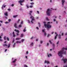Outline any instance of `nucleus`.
Instances as JSON below:
<instances>
[{
  "label": "nucleus",
  "mask_w": 67,
  "mask_h": 67,
  "mask_svg": "<svg viewBox=\"0 0 67 67\" xmlns=\"http://www.w3.org/2000/svg\"><path fill=\"white\" fill-rule=\"evenodd\" d=\"M67 50V48H63L62 49V50H61L60 51L58 52V55L59 56L62 57L63 56H62V54H66V50Z\"/></svg>",
  "instance_id": "obj_1"
},
{
  "label": "nucleus",
  "mask_w": 67,
  "mask_h": 67,
  "mask_svg": "<svg viewBox=\"0 0 67 67\" xmlns=\"http://www.w3.org/2000/svg\"><path fill=\"white\" fill-rule=\"evenodd\" d=\"M29 16H31L30 17V19H31L32 20L31 21V22L33 24L34 23L33 22V21H34L35 19H34V18L33 17V16H32V14H31V13H29Z\"/></svg>",
  "instance_id": "obj_2"
},
{
  "label": "nucleus",
  "mask_w": 67,
  "mask_h": 67,
  "mask_svg": "<svg viewBox=\"0 0 67 67\" xmlns=\"http://www.w3.org/2000/svg\"><path fill=\"white\" fill-rule=\"evenodd\" d=\"M44 26L46 28H47V29H50L52 27V25H50L49 24H44Z\"/></svg>",
  "instance_id": "obj_3"
},
{
  "label": "nucleus",
  "mask_w": 67,
  "mask_h": 67,
  "mask_svg": "<svg viewBox=\"0 0 67 67\" xmlns=\"http://www.w3.org/2000/svg\"><path fill=\"white\" fill-rule=\"evenodd\" d=\"M51 11V10H50L49 9H48L47 10V13L48 15V16H50V15H51L50 14Z\"/></svg>",
  "instance_id": "obj_4"
},
{
  "label": "nucleus",
  "mask_w": 67,
  "mask_h": 67,
  "mask_svg": "<svg viewBox=\"0 0 67 67\" xmlns=\"http://www.w3.org/2000/svg\"><path fill=\"white\" fill-rule=\"evenodd\" d=\"M15 31H16V32H17V33H16V35H17V36H19V35H20V34H19V32H20V31H19V30H16V29H15L14 30Z\"/></svg>",
  "instance_id": "obj_5"
},
{
  "label": "nucleus",
  "mask_w": 67,
  "mask_h": 67,
  "mask_svg": "<svg viewBox=\"0 0 67 67\" xmlns=\"http://www.w3.org/2000/svg\"><path fill=\"white\" fill-rule=\"evenodd\" d=\"M49 42L51 44H52V46H53V48H54L55 47V44H54V43L53 44V43H52L51 41L50 40L49 41Z\"/></svg>",
  "instance_id": "obj_6"
},
{
  "label": "nucleus",
  "mask_w": 67,
  "mask_h": 67,
  "mask_svg": "<svg viewBox=\"0 0 67 67\" xmlns=\"http://www.w3.org/2000/svg\"><path fill=\"white\" fill-rule=\"evenodd\" d=\"M62 60H63V61L64 62V63H66V62H67V59H64V58H63L62 59Z\"/></svg>",
  "instance_id": "obj_7"
},
{
  "label": "nucleus",
  "mask_w": 67,
  "mask_h": 67,
  "mask_svg": "<svg viewBox=\"0 0 67 67\" xmlns=\"http://www.w3.org/2000/svg\"><path fill=\"white\" fill-rule=\"evenodd\" d=\"M44 63V64H46H46H50L49 62L48 61H47L46 60H45Z\"/></svg>",
  "instance_id": "obj_8"
},
{
  "label": "nucleus",
  "mask_w": 67,
  "mask_h": 67,
  "mask_svg": "<svg viewBox=\"0 0 67 67\" xmlns=\"http://www.w3.org/2000/svg\"><path fill=\"white\" fill-rule=\"evenodd\" d=\"M65 0H62V5H64V4L65 3Z\"/></svg>",
  "instance_id": "obj_9"
},
{
  "label": "nucleus",
  "mask_w": 67,
  "mask_h": 67,
  "mask_svg": "<svg viewBox=\"0 0 67 67\" xmlns=\"http://www.w3.org/2000/svg\"><path fill=\"white\" fill-rule=\"evenodd\" d=\"M24 2V0H20L18 2H19V3H22Z\"/></svg>",
  "instance_id": "obj_10"
},
{
  "label": "nucleus",
  "mask_w": 67,
  "mask_h": 67,
  "mask_svg": "<svg viewBox=\"0 0 67 67\" xmlns=\"http://www.w3.org/2000/svg\"><path fill=\"white\" fill-rule=\"evenodd\" d=\"M47 55L48 56V57H49V56H52V54H49V53H47Z\"/></svg>",
  "instance_id": "obj_11"
},
{
  "label": "nucleus",
  "mask_w": 67,
  "mask_h": 67,
  "mask_svg": "<svg viewBox=\"0 0 67 67\" xmlns=\"http://www.w3.org/2000/svg\"><path fill=\"white\" fill-rule=\"evenodd\" d=\"M13 37H15L16 36L15 35V34H14V32H13Z\"/></svg>",
  "instance_id": "obj_12"
},
{
  "label": "nucleus",
  "mask_w": 67,
  "mask_h": 67,
  "mask_svg": "<svg viewBox=\"0 0 67 67\" xmlns=\"http://www.w3.org/2000/svg\"><path fill=\"white\" fill-rule=\"evenodd\" d=\"M17 24H14V26L15 27V28H17Z\"/></svg>",
  "instance_id": "obj_13"
},
{
  "label": "nucleus",
  "mask_w": 67,
  "mask_h": 67,
  "mask_svg": "<svg viewBox=\"0 0 67 67\" xmlns=\"http://www.w3.org/2000/svg\"><path fill=\"white\" fill-rule=\"evenodd\" d=\"M4 14L6 16H8V12H7L4 13Z\"/></svg>",
  "instance_id": "obj_14"
},
{
  "label": "nucleus",
  "mask_w": 67,
  "mask_h": 67,
  "mask_svg": "<svg viewBox=\"0 0 67 67\" xmlns=\"http://www.w3.org/2000/svg\"><path fill=\"white\" fill-rule=\"evenodd\" d=\"M0 41L1 42H2V41H3V40L1 39L2 38V37H1V36H0Z\"/></svg>",
  "instance_id": "obj_15"
},
{
  "label": "nucleus",
  "mask_w": 67,
  "mask_h": 67,
  "mask_svg": "<svg viewBox=\"0 0 67 67\" xmlns=\"http://www.w3.org/2000/svg\"><path fill=\"white\" fill-rule=\"evenodd\" d=\"M16 62V59H15L12 62V63H14L15 62Z\"/></svg>",
  "instance_id": "obj_16"
},
{
  "label": "nucleus",
  "mask_w": 67,
  "mask_h": 67,
  "mask_svg": "<svg viewBox=\"0 0 67 67\" xmlns=\"http://www.w3.org/2000/svg\"><path fill=\"white\" fill-rule=\"evenodd\" d=\"M59 39L61 38V35L60 34L59 35Z\"/></svg>",
  "instance_id": "obj_17"
},
{
  "label": "nucleus",
  "mask_w": 67,
  "mask_h": 67,
  "mask_svg": "<svg viewBox=\"0 0 67 67\" xmlns=\"http://www.w3.org/2000/svg\"><path fill=\"white\" fill-rule=\"evenodd\" d=\"M21 41H16V43H17V44H18V43H21Z\"/></svg>",
  "instance_id": "obj_18"
},
{
  "label": "nucleus",
  "mask_w": 67,
  "mask_h": 67,
  "mask_svg": "<svg viewBox=\"0 0 67 67\" xmlns=\"http://www.w3.org/2000/svg\"><path fill=\"white\" fill-rule=\"evenodd\" d=\"M38 24L39 25L38 26L39 27H41V24L39 22L38 23Z\"/></svg>",
  "instance_id": "obj_19"
},
{
  "label": "nucleus",
  "mask_w": 67,
  "mask_h": 67,
  "mask_svg": "<svg viewBox=\"0 0 67 67\" xmlns=\"http://www.w3.org/2000/svg\"><path fill=\"white\" fill-rule=\"evenodd\" d=\"M3 46H8V45H7V44H4L3 45Z\"/></svg>",
  "instance_id": "obj_20"
},
{
  "label": "nucleus",
  "mask_w": 67,
  "mask_h": 67,
  "mask_svg": "<svg viewBox=\"0 0 67 67\" xmlns=\"http://www.w3.org/2000/svg\"><path fill=\"white\" fill-rule=\"evenodd\" d=\"M20 39V38H16V40H19Z\"/></svg>",
  "instance_id": "obj_21"
},
{
  "label": "nucleus",
  "mask_w": 67,
  "mask_h": 67,
  "mask_svg": "<svg viewBox=\"0 0 67 67\" xmlns=\"http://www.w3.org/2000/svg\"><path fill=\"white\" fill-rule=\"evenodd\" d=\"M4 40H6V36H4Z\"/></svg>",
  "instance_id": "obj_22"
},
{
  "label": "nucleus",
  "mask_w": 67,
  "mask_h": 67,
  "mask_svg": "<svg viewBox=\"0 0 67 67\" xmlns=\"http://www.w3.org/2000/svg\"><path fill=\"white\" fill-rule=\"evenodd\" d=\"M7 41H9L10 40V39H9V38L8 37H7L6 38Z\"/></svg>",
  "instance_id": "obj_23"
},
{
  "label": "nucleus",
  "mask_w": 67,
  "mask_h": 67,
  "mask_svg": "<svg viewBox=\"0 0 67 67\" xmlns=\"http://www.w3.org/2000/svg\"><path fill=\"white\" fill-rule=\"evenodd\" d=\"M10 45H11V44H8V48H9L10 47Z\"/></svg>",
  "instance_id": "obj_24"
},
{
  "label": "nucleus",
  "mask_w": 67,
  "mask_h": 67,
  "mask_svg": "<svg viewBox=\"0 0 67 67\" xmlns=\"http://www.w3.org/2000/svg\"><path fill=\"white\" fill-rule=\"evenodd\" d=\"M30 4H31V5H33V4H34V2H32L30 3Z\"/></svg>",
  "instance_id": "obj_25"
},
{
  "label": "nucleus",
  "mask_w": 67,
  "mask_h": 67,
  "mask_svg": "<svg viewBox=\"0 0 67 67\" xmlns=\"http://www.w3.org/2000/svg\"><path fill=\"white\" fill-rule=\"evenodd\" d=\"M18 16V15H14L13 16V17L14 18H15L16 16Z\"/></svg>",
  "instance_id": "obj_26"
},
{
  "label": "nucleus",
  "mask_w": 67,
  "mask_h": 67,
  "mask_svg": "<svg viewBox=\"0 0 67 67\" xmlns=\"http://www.w3.org/2000/svg\"><path fill=\"white\" fill-rule=\"evenodd\" d=\"M16 45V43H14V44L13 45V47H14V46H15Z\"/></svg>",
  "instance_id": "obj_27"
},
{
  "label": "nucleus",
  "mask_w": 67,
  "mask_h": 67,
  "mask_svg": "<svg viewBox=\"0 0 67 67\" xmlns=\"http://www.w3.org/2000/svg\"><path fill=\"white\" fill-rule=\"evenodd\" d=\"M20 21V20L19 19L18 21H17V23H19V22Z\"/></svg>",
  "instance_id": "obj_28"
},
{
  "label": "nucleus",
  "mask_w": 67,
  "mask_h": 67,
  "mask_svg": "<svg viewBox=\"0 0 67 67\" xmlns=\"http://www.w3.org/2000/svg\"><path fill=\"white\" fill-rule=\"evenodd\" d=\"M55 34H56L55 36H58V34H57L56 32H55Z\"/></svg>",
  "instance_id": "obj_29"
},
{
  "label": "nucleus",
  "mask_w": 67,
  "mask_h": 67,
  "mask_svg": "<svg viewBox=\"0 0 67 67\" xmlns=\"http://www.w3.org/2000/svg\"><path fill=\"white\" fill-rule=\"evenodd\" d=\"M31 46H33V45H34V44H33V43L32 42V43H31Z\"/></svg>",
  "instance_id": "obj_30"
},
{
  "label": "nucleus",
  "mask_w": 67,
  "mask_h": 67,
  "mask_svg": "<svg viewBox=\"0 0 67 67\" xmlns=\"http://www.w3.org/2000/svg\"><path fill=\"white\" fill-rule=\"evenodd\" d=\"M23 34H21V36H20V37H23Z\"/></svg>",
  "instance_id": "obj_31"
},
{
  "label": "nucleus",
  "mask_w": 67,
  "mask_h": 67,
  "mask_svg": "<svg viewBox=\"0 0 67 67\" xmlns=\"http://www.w3.org/2000/svg\"><path fill=\"white\" fill-rule=\"evenodd\" d=\"M25 40H24V39H22L21 40L22 42H23L24 41H25Z\"/></svg>",
  "instance_id": "obj_32"
},
{
  "label": "nucleus",
  "mask_w": 67,
  "mask_h": 67,
  "mask_svg": "<svg viewBox=\"0 0 67 67\" xmlns=\"http://www.w3.org/2000/svg\"><path fill=\"white\" fill-rule=\"evenodd\" d=\"M44 35L45 36L46 35V32H44Z\"/></svg>",
  "instance_id": "obj_33"
},
{
  "label": "nucleus",
  "mask_w": 67,
  "mask_h": 67,
  "mask_svg": "<svg viewBox=\"0 0 67 67\" xmlns=\"http://www.w3.org/2000/svg\"><path fill=\"white\" fill-rule=\"evenodd\" d=\"M30 8H32L33 7V5H31L30 6Z\"/></svg>",
  "instance_id": "obj_34"
},
{
  "label": "nucleus",
  "mask_w": 67,
  "mask_h": 67,
  "mask_svg": "<svg viewBox=\"0 0 67 67\" xmlns=\"http://www.w3.org/2000/svg\"><path fill=\"white\" fill-rule=\"evenodd\" d=\"M46 20H47L48 21H49V19H48V17L46 18Z\"/></svg>",
  "instance_id": "obj_35"
},
{
  "label": "nucleus",
  "mask_w": 67,
  "mask_h": 67,
  "mask_svg": "<svg viewBox=\"0 0 67 67\" xmlns=\"http://www.w3.org/2000/svg\"><path fill=\"white\" fill-rule=\"evenodd\" d=\"M26 54H29V52H28V51H27L26 52Z\"/></svg>",
  "instance_id": "obj_36"
},
{
  "label": "nucleus",
  "mask_w": 67,
  "mask_h": 67,
  "mask_svg": "<svg viewBox=\"0 0 67 67\" xmlns=\"http://www.w3.org/2000/svg\"><path fill=\"white\" fill-rule=\"evenodd\" d=\"M50 35H50V34H48V35H47V36L48 37H49V36H50Z\"/></svg>",
  "instance_id": "obj_37"
},
{
  "label": "nucleus",
  "mask_w": 67,
  "mask_h": 67,
  "mask_svg": "<svg viewBox=\"0 0 67 67\" xmlns=\"http://www.w3.org/2000/svg\"><path fill=\"white\" fill-rule=\"evenodd\" d=\"M26 6L27 7V8H29V6H28L27 5H26Z\"/></svg>",
  "instance_id": "obj_38"
},
{
  "label": "nucleus",
  "mask_w": 67,
  "mask_h": 67,
  "mask_svg": "<svg viewBox=\"0 0 67 67\" xmlns=\"http://www.w3.org/2000/svg\"><path fill=\"white\" fill-rule=\"evenodd\" d=\"M21 26H21V25H19V27H21Z\"/></svg>",
  "instance_id": "obj_39"
},
{
  "label": "nucleus",
  "mask_w": 67,
  "mask_h": 67,
  "mask_svg": "<svg viewBox=\"0 0 67 67\" xmlns=\"http://www.w3.org/2000/svg\"><path fill=\"white\" fill-rule=\"evenodd\" d=\"M2 10H3V6H2Z\"/></svg>",
  "instance_id": "obj_40"
},
{
  "label": "nucleus",
  "mask_w": 67,
  "mask_h": 67,
  "mask_svg": "<svg viewBox=\"0 0 67 67\" xmlns=\"http://www.w3.org/2000/svg\"><path fill=\"white\" fill-rule=\"evenodd\" d=\"M57 38V36H55V40H56V39Z\"/></svg>",
  "instance_id": "obj_41"
},
{
  "label": "nucleus",
  "mask_w": 67,
  "mask_h": 67,
  "mask_svg": "<svg viewBox=\"0 0 67 67\" xmlns=\"http://www.w3.org/2000/svg\"><path fill=\"white\" fill-rule=\"evenodd\" d=\"M44 23V24H46V22L45 21H44L43 22Z\"/></svg>",
  "instance_id": "obj_42"
},
{
  "label": "nucleus",
  "mask_w": 67,
  "mask_h": 67,
  "mask_svg": "<svg viewBox=\"0 0 67 67\" xmlns=\"http://www.w3.org/2000/svg\"><path fill=\"white\" fill-rule=\"evenodd\" d=\"M23 21H21V24H23Z\"/></svg>",
  "instance_id": "obj_43"
},
{
  "label": "nucleus",
  "mask_w": 67,
  "mask_h": 67,
  "mask_svg": "<svg viewBox=\"0 0 67 67\" xmlns=\"http://www.w3.org/2000/svg\"><path fill=\"white\" fill-rule=\"evenodd\" d=\"M28 23H30V20H28Z\"/></svg>",
  "instance_id": "obj_44"
},
{
  "label": "nucleus",
  "mask_w": 67,
  "mask_h": 67,
  "mask_svg": "<svg viewBox=\"0 0 67 67\" xmlns=\"http://www.w3.org/2000/svg\"><path fill=\"white\" fill-rule=\"evenodd\" d=\"M23 31L24 32H25V31H26V30H25V29H24L23 30Z\"/></svg>",
  "instance_id": "obj_45"
},
{
  "label": "nucleus",
  "mask_w": 67,
  "mask_h": 67,
  "mask_svg": "<svg viewBox=\"0 0 67 67\" xmlns=\"http://www.w3.org/2000/svg\"><path fill=\"white\" fill-rule=\"evenodd\" d=\"M59 41H58V42L57 43V44H59Z\"/></svg>",
  "instance_id": "obj_46"
},
{
  "label": "nucleus",
  "mask_w": 67,
  "mask_h": 67,
  "mask_svg": "<svg viewBox=\"0 0 67 67\" xmlns=\"http://www.w3.org/2000/svg\"><path fill=\"white\" fill-rule=\"evenodd\" d=\"M53 21H54V22H55V21H56V19H54Z\"/></svg>",
  "instance_id": "obj_47"
},
{
  "label": "nucleus",
  "mask_w": 67,
  "mask_h": 67,
  "mask_svg": "<svg viewBox=\"0 0 67 67\" xmlns=\"http://www.w3.org/2000/svg\"><path fill=\"white\" fill-rule=\"evenodd\" d=\"M30 13H32V11H30Z\"/></svg>",
  "instance_id": "obj_48"
},
{
  "label": "nucleus",
  "mask_w": 67,
  "mask_h": 67,
  "mask_svg": "<svg viewBox=\"0 0 67 67\" xmlns=\"http://www.w3.org/2000/svg\"><path fill=\"white\" fill-rule=\"evenodd\" d=\"M37 13L38 14H39V11H37Z\"/></svg>",
  "instance_id": "obj_49"
},
{
  "label": "nucleus",
  "mask_w": 67,
  "mask_h": 67,
  "mask_svg": "<svg viewBox=\"0 0 67 67\" xmlns=\"http://www.w3.org/2000/svg\"><path fill=\"white\" fill-rule=\"evenodd\" d=\"M8 11H10L11 9H8Z\"/></svg>",
  "instance_id": "obj_50"
},
{
  "label": "nucleus",
  "mask_w": 67,
  "mask_h": 67,
  "mask_svg": "<svg viewBox=\"0 0 67 67\" xmlns=\"http://www.w3.org/2000/svg\"><path fill=\"white\" fill-rule=\"evenodd\" d=\"M64 33H62V36H63V35H64Z\"/></svg>",
  "instance_id": "obj_51"
},
{
  "label": "nucleus",
  "mask_w": 67,
  "mask_h": 67,
  "mask_svg": "<svg viewBox=\"0 0 67 67\" xmlns=\"http://www.w3.org/2000/svg\"><path fill=\"white\" fill-rule=\"evenodd\" d=\"M3 7H4V8H5V7H6V5H5L4 6H3Z\"/></svg>",
  "instance_id": "obj_52"
},
{
  "label": "nucleus",
  "mask_w": 67,
  "mask_h": 67,
  "mask_svg": "<svg viewBox=\"0 0 67 67\" xmlns=\"http://www.w3.org/2000/svg\"><path fill=\"white\" fill-rule=\"evenodd\" d=\"M42 43H43V41H40V43H41V44H42Z\"/></svg>",
  "instance_id": "obj_53"
},
{
  "label": "nucleus",
  "mask_w": 67,
  "mask_h": 67,
  "mask_svg": "<svg viewBox=\"0 0 67 67\" xmlns=\"http://www.w3.org/2000/svg\"><path fill=\"white\" fill-rule=\"evenodd\" d=\"M11 19H8V21H9V22L11 21Z\"/></svg>",
  "instance_id": "obj_54"
},
{
  "label": "nucleus",
  "mask_w": 67,
  "mask_h": 67,
  "mask_svg": "<svg viewBox=\"0 0 67 67\" xmlns=\"http://www.w3.org/2000/svg\"><path fill=\"white\" fill-rule=\"evenodd\" d=\"M5 23H6V24H7L8 23L7 21H6L5 22Z\"/></svg>",
  "instance_id": "obj_55"
},
{
  "label": "nucleus",
  "mask_w": 67,
  "mask_h": 67,
  "mask_svg": "<svg viewBox=\"0 0 67 67\" xmlns=\"http://www.w3.org/2000/svg\"><path fill=\"white\" fill-rule=\"evenodd\" d=\"M12 7H13V6H14V4H12Z\"/></svg>",
  "instance_id": "obj_56"
},
{
  "label": "nucleus",
  "mask_w": 67,
  "mask_h": 67,
  "mask_svg": "<svg viewBox=\"0 0 67 67\" xmlns=\"http://www.w3.org/2000/svg\"><path fill=\"white\" fill-rule=\"evenodd\" d=\"M36 29H37V30H38V29H39L38 27H36Z\"/></svg>",
  "instance_id": "obj_57"
},
{
  "label": "nucleus",
  "mask_w": 67,
  "mask_h": 67,
  "mask_svg": "<svg viewBox=\"0 0 67 67\" xmlns=\"http://www.w3.org/2000/svg\"><path fill=\"white\" fill-rule=\"evenodd\" d=\"M24 66L25 67H27V66H26V65H25Z\"/></svg>",
  "instance_id": "obj_58"
},
{
  "label": "nucleus",
  "mask_w": 67,
  "mask_h": 67,
  "mask_svg": "<svg viewBox=\"0 0 67 67\" xmlns=\"http://www.w3.org/2000/svg\"><path fill=\"white\" fill-rule=\"evenodd\" d=\"M34 37H32V38H31V40H32L33 38Z\"/></svg>",
  "instance_id": "obj_59"
},
{
  "label": "nucleus",
  "mask_w": 67,
  "mask_h": 67,
  "mask_svg": "<svg viewBox=\"0 0 67 67\" xmlns=\"http://www.w3.org/2000/svg\"><path fill=\"white\" fill-rule=\"evenodd\" d=\"M42 32H45L44 31V30H42Z\"/></svg>",
  "instance_id": "obj_60"
},
{
  "label": "nucleus",
  "mask_w": 67,
  "mask_h": 67,
  "mask_svg": "<svg viewBox=\"0 0 67 67\" xmlns=\"http://www.w3.org/2000/svg\"><path fill=\"white\" fill-rule=\"evenodd\" d=\"M7 51V49H5V52Z\"/></svg>",
  "instance_id": "obj_61"
},
{
  "label": "nucleus",
  "mask_w": 67,
  "mask_h": 67,
  "mask_svg": "<svg viewBox=\"0 0 67 67\" xmlns=\"http://www.w3.org/2000/svg\"><path fill=\"white\" fill-rule=\"evenodd\" d=\"M14 40L13 41V43H14Z\"/></svg>",
  "instance_id": "obj_62"
},
{
  "label": "nucleus",
  "mask_w": 67,
  "mask_h": 67,
  "mask_svg": "<svg viewBox=\"0 0 67 67\" xmlns=\"http://www.w3.org/2000/svg\"><path fill=\"white\" fill-rule=\"evenodd\" d=\"M2 29H3V30L4 31V28H3Z\"/></svg>",
  "instance_id": "obj_63"
},
{
  "label": "nucleus",
  "mask_w": 67,
  "mask_h": 67,
  "mask_svg": "<svg viewBox=\"0 0 67 67\" xmlns=\"http://www.w3.org/2000/svg\"><path fill=\"white\" fill-rule=\"evenodd\" d=\"M64 67H67V65L64 66Z\"/></svg>",
  "instance_id": "obj_64"
}]
</instances>
